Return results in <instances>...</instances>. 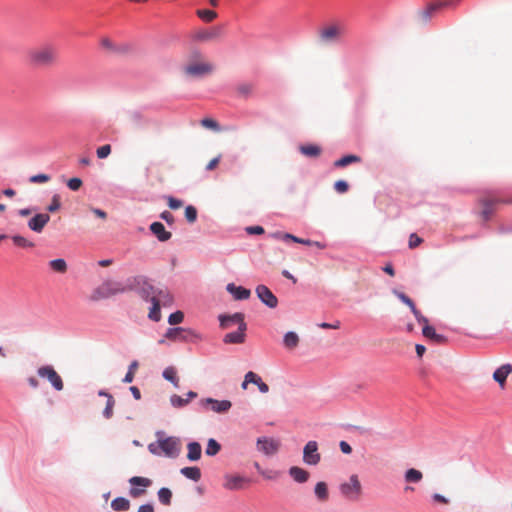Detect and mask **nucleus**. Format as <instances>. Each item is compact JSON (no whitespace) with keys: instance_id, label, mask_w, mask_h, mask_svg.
I'll list each match as a JSON object with an SVG mask.
<instances>
[{"instance_id":"nucleus-1","label":"nucleus","mask_w":512,"mask_h":512,"mask_svg":"<svg viewBox=\"0 0 512 512\" xmlns=\"http://www.w3.org/2000/svg\"><path fill=\"white\" fill-rule=\"evenodd\" d=\"M59 50L52 43H44L27 51V61L35 68H48L59 62Z\"/></svg>"},{"instance_id":"nucleus-2","label":"nucleus","mask_w":512,"mask_h":512,"mask_svg":"<svg viewBox=\"0 0 512 512\" xmlns=\"http://www.w3.org/2000/svg\"><path fill=\"white\" fill-rule=\"evenodd\" d=\"M157 441L148 445L151 454L160 456L164 454L166 457L175 458L181 450V442L177 437H164L163 432H157Z\"/></svg>"},{"instance_id":"nucleus-3","label":"nucleus","mask_w":512,"mask_h":512,"mask_svg":"<svg viewBox=\"0 0 512 512\" xmlns=\"http://www.w3.org/2000/svg\"><path fill=\"white\" fill-rule=\"evenodd\" d=\"M130 291L129 287V278L125 282H116V281H106L102 283L92 295L94 300H99L103 298H109L116 294L125 293Z\"/></svg>"},{"instance_id":"nucleus-4","label":"nucleus","mask_w":512,"mask_h":512,"mask_svg":"<svg viewBox=\"0 0 512 512\" xmlns=\"http://www.w3.org/2000/svg\"><path fill=\"white\" fill-rule=\"evenodd\" d=\"M130 291H137L138 294L146 301H153V296H156L159 287L150 284L146 277L135 276L129 278Z\"/></svg>"},{"instance_id":"nucleus-5","label":"nucleus","mask_w":512,"mask_h":512,"mask_svg":"<svg viewBox=\"0 0 512 512\" xmlns=\"http://www.w3.org/2000/svg\"><path fill=\"white\" fill-rule=\"evenodd\" d=\"M341 494L352 501L359 500L362 495V485L357 475H351L347 482L340 485Z\"/></svg>"},{"instance_id":"nucleus-6","label":"nucleus","mask_w":512,"mask_h":512,"mask_svg":"<svg viewBox=\"0 0 512 512\" xmlns=\"http://www.w3.org/2000/svg\"><path fill=\"white\" fill-rule=\"evenodd\" d=\"M198 405L202 411H212L217 414H225L232 407V403L229 400H217L210 397L202 398Z\"/></svg>"},{"instance_id":"nucleus-7","label":"nucleus","mask_w":512,"mask_h":512,"mask_svg":"<svg viewBox=\"0 0 512 512\" xmlns=\"http://www.w3.org/2000/svg\"><path fill=\"white\" fill-rule=\"evenodd\" d=\"M345 33V28L339 23L326 25L319 31V39L323 44L337 42Z\"/></svg>"},{"instance_id":"nucleus-8","label":"nucleus","mask_w":512,"mask_h":512,"mask_svg":"<svg viewBox=\"0 0 512 512\" xmlns=\"http://www.w3.org/2000/svg\"><path fill=\"white\" fill-rule=\"evenodd\" d=\"M37 374L39 377L47 379L53 388L57 391H61L64 388V383L61 376L57 373L51 365H44L37 369Z\"/></svg>"},{"instance_id":"nucleus-9","label":"nucleus","mask_w":512,"mask_h":512,"mask_svg":"<svg viewBox=\"0 0 512 512\" xmlns=\"http://www.w3.org/2000/svg\"><path fill=\"white\" fill-rule=\"evenodd\" d=\"M459 0L456 1H445V2H436L427 5L424 9L419 10L416 14V20L419 24L428 23L434 14L442 7L448 6L452 3H458Z\"/></svg>"},{"instance_id":"nucleus-10","label":"nucleus","mask_w":512,"mask_h":512,"mask_svg":"<svg viewBox=\"0 0 512 512\" xmlns=\"http://www.w3.org/2000/svg\"><path fill=\"white\" fill-rule=\"evenodd\" d=\"M185 73L190 77H201L213 71V65L203 61L190 62L184 68Z\"/></svg>"},{"instance_id":"nucleus-11","label":"nucleus","mask_w":512,"mask_h":512,"mask_svg":"<svg viewBox=\"0 0 512 512\" xmlns=\"http://www.w3.org/2000/svg\"><path fill=\"white\" fill-rule=\"evenodd\" d=\"M257 449L266 456L275 455L280 448V441L269 437H260L257 439Z\"/></svg>"},{"instance_id":"nucleus-12","label":"nucleus","mask_w":512,"mask_h":512,"mask_svg":"<svg viewBox=\"0 0 512 512\" xmlns=\"http://www.w3.org/2000/svg\"><path fill=\"white\" fill-rule=\"evenodd\" d=\"M197 337L192 330L183 327L169 328L165 333V338L172 341H189Z\"/></svg>"},{"instance_id":"nucleus-13","label":"nucleus","mask_w":512,"mask_h":512,"mask_svg":"<svg viewBox=\"0 0 512 512\" xmlns=\"http://www.w3.org/2000/svg\"><path fill=\"white\" fill-rule=\"evenodd\" d=\"M257 297L269 308H276L278 305L277 297L272 291L265 285H258L256 287Z\"/></svg>"},{"instance_id":"nucleus-14","label":"nucleus","mask_w":512,"mask_h":512,"mask_svg":"<svg viewBox=\"0 0 512 512\" xmlns=\"http://www.w3.org/2000/svg\"><path fill=\"white\" fill-rule=\"evenodd\" d=\"M303 460L309 465H316L320 461V454L318 453V445L316 441H309L303 450Z\"/></svg>"},{"instance_id":"nucleus-15","label":"nucleus","mask_w":512,"mask_h":512,"mask_svg":"<svg viewBox=\"0 0 512 512\" xmlns=\"http://www.w3.org/2000/svg\"><path fill=\"white\" fill-rule=\"evenodd\" d=\"M248 384L257 385V387L261 393H267L269 391V386L265 382H263L262 378L258 374H256L253 371H249L245 374L244 380L241 384V388L243 390H246L248 387Z\"/></svg>"},{"instance_id":"nucleus-16","label":"nucleus","mask_w":512,"mask_h":512,"mask_svg":"<svg viewBox=\"0 0 512 512\" xmlns=\"http://www.w3.org/2000/svg\"><path fill=\"white\" fill-rule=\"evenodd\" d=\"M49 221L48 213H37L28 221V227L36 233H41Z\"/></svg>"},{"instance_id":"nucleus-17","label":"nucleus","mask_w":512,"mask_h":512,"mask_svg":"<svg viewBox=\"0 0 512 512\" xmlns=\"http://www.w3.org/2000/svg\"><path fill=\"white\" fill-rule=\"evenodd\" d=\"M246 330L247 325L241 324V326L238 327V330L235 332L227 333L224 338L223 342L225 344H242L245 342L246 339Z\"/></svg>"},{"instance_id":"nucleus-18","label":"nucleus","mask_w":512,"mask_h":512,"mask_svg":"<svg viewBox=\"0 0 512 512\" xmlns=\"http://www.w3.org/2000/svg\"><path fill=\"white\" fill-rule=\"evenodd\" d=\"M502 200L496 197L484 198L481 200L482 211L481 215L485 221L489 220L494 213V207L496 204L501 203Z\"/></svg>"},{"instance_id":"nucleus-19","label":"nucleus","mask_w":512,"mask_h":512,"mask_svg":"<svg viewBox=\"0 0 512 512\" xmlns=\"http://www.w3.org/2000/svg\"><path fill=\"white\" fill-rule=\"evenodd\" d=\"M219 321L220 326L223 329H228L233 324H237L238 327L241 326V324H246L244 321V315L242 313H235L233 315H220Z\"/></svg>"},{"instance_id":"nucleus-20","label":"nucleus","mask_w":512,"mask_h":512,"mask_svg":"<svg viewBox=\"0 0 512 512\" xmlns=\"http://www.w3.org/2000/svg\"><path fill=\"white\" fill-rule=\"evenodd\" d=\"M248 482V479L239 475H226L223 485L228 490H239Z\"/></svg>"},{"instance_id":"nucleus-21","label":"nucleus","mask_w":512,"mask_h":512,"mask_svg":"<svg viewBox=\"0 0 512 512\" xmlns=\"http://www.w3.org/2000/svg\"><path fill=\"white\" fill-rule=\"evenodd\" d=\"M512 372L511 364H503L498 369H496L493 373V379L500 385V387H504L506 383V379L509 374Z\"/></svg>"},{"instance_id":"nucleus-22","label":"nucleus","mask_w":512,"mask_h":512,"mask_svg":"<svg viewBox=\"0 0 512 512\" xmlns=\"http://www.w3.org/2000/svg\"><path fill=\"white\" fill-rule=\"evenodd\" d=\"M150 230L161 242L168 241L172 237L171 232L167 231L161 222H153Z\"/></svg>"},{"instance_id":"nucleus-23","label":"nucleus","mask_w":512,"mask_h":512,"mask_svg":"<svg viewBox=\"0 0 512 512\" xmlns=\"http://www.w3.org/2000/svg\"><path fill=\"white\" fill-rule=\"evenodd\" d=\"M227 291L233 295L236 300H246L250 297L251 292L242 286H236L233 283H229L226 287Z\"/></svg>"},{"instance_id":"nucleus-24","label":"nucleus","mask_w":512,"mask_h":512,"mask_svg":"<svg viewBox=\"0 0 512 512\" xmlns=\"http://www.w3.org/2000/svg\"><path fill=\"white\" fill-rule=\"evenodd\" d=\"M422 333L424 337L436 344H445L447 342V338L444 335L436 333L435 329L430 325H424Z\"/></svg>"},{"instance_id":"nucleus-25","label":"nucleus","mask_w":512,"mask_h":512,"mask_svg":"<svg viewBox=\"0 0 512 512\" xmlns=\"http://www.w3.org/2000/svg\"><path fill=\"white\" fill-rule=\"evenodd\" d=\"M173 296L166 288H158L156 296H153V301L158 302L161 306H171L173 304Z\"/></svg>"},{"instance_id":"nucleus-26","label":"nucleus","mask_w":512,"mask_h":512,"mask_svg":"<svg viewBox=\"0 0 512 512\" xmlns=\"http://www.w3.org/2000/svg\"><path fill=\"white\" fill-rule=\"evenodd\" d=\"M219 34H220V30L218 28H212L210 30H199V31H196L192 35V38L195 41L204 42V41H209V40H212V39L218 37Z\"/></svg>"},{"instance_id":"nucleus-27","label":"nucleus","mask_w":512,"mask_h":512,"mask_svg":"<svg viewBox=\"0 0 512 512\" xmlns=\"http://www.w3.org/2000/svg\"><path fill=\"white\" fill-rule=\"evenodd\" d=\"M100 45L103 49L111 53H123L128 51L127 46H117L113 43V41L108 37H102L100 39Z\"/></svg>"},{"instance_id":"nucleus-28","label":"nucleus","mask_w":512,"mask_h":512,"mask_svg":"<svg viewBox=\"0 0 512 512\" xmlns=\"http://www.w3.org/2000/svg\"><path fill=\"white\" fill-rule=\"evenodd\" d=\"M196 397H197L196 392L189 391L187 393V398L186 397L182 398L181 396L174 394L171 396L170 402L173 407L181 408V407L186 406L190 402L191 399L196 398Z\"/></svg>"},{"instance_id":"nucleus-29","label":"nucleus","mask_w":512,"mask_h":512,"mask_svg":"<svg viewBox=\"0 0 512 512\" xmlns=\"http://www.w3.org/2000/svg\"><path fill=\"white\" fill-rule=\"evenodd\" d=\"M98 395L99 396H105L107 398L106 407H105V409L103 411V415H104L105 418L110 419L113 416V408H114V405H115V400H114L113 396L110 393H108V392H106L104 390H100L98 392Z\"/></svg>"},{"instance_id":"nucleus-30","label":"nucleus","mask_w":512,"mask_h":512,"mask_svg":"<svg viewBox=\"0 0 512 512\" xmlns=\"http://www.w3.org/2000/svg\"><path fill=\"white\" fill-rule=\"evenodd\" d=\"M254 92V84L250 82H243L236 86V94L240 98H248Z\"/></svg>"},{"instance_id":"nucleus-31","label":"nucleus","mask_w":512,"mask_h":512,"mask_svg":"<svg viewBox=\"0 0 512 512\" xmlns=\"http://www.w3.org/2000/svg\"><path fill=\"white\" fill-rule=\"evenodd\" d=\"M290 476L298 483H305L309 478V473L303 468L293 466L289 469Z\"/></svg>"},{"instance_id":"nucleus-32","label":"nucleus","mask_w":512,"mask_h":512,"mask_svg":"<svg viewBox=\"0 0 512 512\" xmlns=\"http://www.w3.org/2000/svg\"><path fill=\"white\" fill-rule=\"evenodd\" d=\"M187 458L190 461H197L201 457V445L198 442H190L187 445Z\"/></svg>"},{"instance_id":"nucleus-33","label":"nucleus","mask_w":512,"mask_h":512,"mask_svg":"<svg viewBox=\"0 0 512 512\" xmlns=\"http://www.w3.org/2000/svg\"><path fill=\"white\" fill-rule=\"evenodd\" d=\"M163 377L167 381L171 382L175 388L179 387V377L177 376V370L173 366H169L164 369Z\"/></svg>"},{"instance_id":"nucleus-34","label":"nucleus","mask_w":512,"mask_h":512,"mask_svg":"<svg viewBox=\"0 0 512 512\" xmlns=\"http://www.w3.org/2000/svg\"><path fill=\"white\" fill-rule=\"evenodd\" d=\"M111 507L115 511H127L130 508V502L124 497H117L112 500Z\"/></svg>"},{"instance_id":"nucleus-35","label":"nucleus","mask_w":512,"mask_h":512,"mask_svg":"<svg viewBox=\"0 0 512 512\" xmlns=\"http://www.w3.org/2000/svg\"><path fill=\"white\" fill-rule=\"evenodd\" d=\"M404 478L408 483H418L422 480L423 474L417 469L410 468L405 472Z\"/></svg>"},{"instance_id":"nucleus-36","label":"nucleus","mask_w":512,"mask_h":512,"mask_svg":"<svg viewBox=\"0 0 512 512\" xmlns=\"http://www.w3.org/2000/svg\"><path fill=\"white\" fill-rule=\"evenodd\" d=\"M181 474L196 482L201 478V471L198 467H184L181 469Z\"/></svg>"},{"instance_id":"nucleus-37","label":"nucleus","mask_w":512,"mask_h":512,"mask_svg":"<svg viewBox=\"0 0 512 512\" xmlns=\"http://www.w3.org/2000/svg\"><path fill=\"white\" fill-rule=\"evenodd\" d=\"M284 345L288 349H294L299 344V337L295 332H287L283 339Z\"/></svg>"},{"instance_id":"nucleus-38","label":"nucleus","mask_w":512,"mask_h":512,"mask_svg":"<svg viewBox=\"0 0 512 512\" xmlns=\"http://www.w3.org/2000/svg\"><path fill=\"white\" fill-rule=\"evenodd\" d=\"M303 155L308 157H318L321 153V148L317 145H303L300 147Z\"/></svg>"},{"instance_id":"nucleus-39","label":"nucleus","mask_w":512,"mask_h":512,"mask_svg":"<svg viewBox=\"0 0 512 512\" xmlns=\"http://www.w3.org/2000/svg\"><path fill=\"white\" fill-rule=\"evenodd\" d=\"M314 491L320 501H326L328 499V487L325 482H318Z\"/></svg>"},{"instance_id":"nucleus-40","label":"nucleus","mask_w":512,"mask_h":512,"mask_svg":"<svg viewBox=\"0 0 512 512\" xmlns=\"http://www.w3.org/2000/svg\"><path fill=\"white\" fill-rule=\"evenodd\" d=\"M360 160H361L360 157H358L356 155H346V156L338 159L337 161H335L334 166L335 167H345L349 164L360 162Z\"/></svg>"},{"instance_id":"nucleus-41","label":"nucleus","mask_w":512,"mask_h":512,"mask_svg":"<svg viewBox=\"0 0 512 512\" xmlns=\"http://www.w3.org/2000/svg\"><path fill=\"white\" fill-rule=\"evenodd\" d=\"M50 268L58 273H65L67 271V263L64 259H54L49 262Z\"/></svg>"},{"instance_id":"nucleus-42","label":"nucleus","mask_w":512,"mask_h":512,"mask_svg":"<svg viewBox=\"0 0 512 512\" xmlns=\"http://www.w3.org/2000/svg\"><path fill=\"white\" fill-rule=\"evenodd\" d=\"M197 16L205 22H212L217 17V13L209 9H199L196 11Z\"/></svg>"},{"instance_id":"nucleus-43","label":"nucleus","mask_w":512,"mask_h":512,"mask_svg":"<svg viewBox=\"0 0 512 512\" xmlns=\"http://www.w3.org/2000/svg\"><path fill=\"white\" fill-rule=\"evenodd\" d=\"M158 498H159V501L164 504V505H170L171 504V499H172V492L170 489L168 488H161L159 491H158Z\"/></svg>"},{"instance_id":"nucleus-44","label":"nucleus","mask_w":512,"mask_h":512,"mask_svg":"<svg viewBox=\"0 0 512 512\" xmlns=\"http://www.w3.org/2000/svg\"><path fill=\"white\" fill-rule=\"evenodd\" d=\"M139 367L138 361L134 360L130 363L128 367V372L126 373L123 382L124 383H131L134 380L135 372L137 371Z\"/></svg>"},{"instance_id":"nucleus-45","label":"nucleus","mask_w":512,"mask_h":512,"mask_svg":"<svg viewBox=\"0 0 512 512\" xmlns=\"http://www.w3.org/2000/svg\"><path fill=\"white\" fill-rule=\"evenodd\" d=\"M151 303H152V307L149 311L148 317L151 320L158 322L161 319V312H160L161 305L155 301H151Z\"/></svg>"},{"instance_id":"nucleus-46","label":"nucleus","mask_w":512,"mask_h":512,"mask_svg":"<svg viewBox=\"0 0 512 512\" xmlns=\"http://www.w3.org/2000/svg\"><path fill=\"white\" fill-rule=\"evenodd\" d=\"M220 449H221V446L215 439H209L205 453L208 456H214L220 451Z\"/></svg>"},{"instance_id":"nucleus-47","label":"nucleus","mask_w":512,"mask_h":512,"mask_svg":"<svg viewBox=\"0 0 512 512\" xmlns=\"http://www.w3.org/2000/svg\"><path fill=\"white\" fill-rule=\"evenodd\" d=\"M275 237H279V238H282L284 240H287V239H290L296 243H300V244H304V245H312L313 241L309 240V239H302V238H298L292 234H289V233H285V234H275L274 235Z\"/></svg>"},{"instance_id":"nucleus-48","label":"nucleus","mask_w":512,"mask_h":512,"mask_svg":"<svg viewBox=\"0 0 512 512\" xmlns=\"http://www.w3.org/2000/svg\"><path fill=\"white\" fill-rule=\"evenodd\" d=\"M129 482L133 486H142L144 488L149 487L152 484L150 479L140 476H134L130 478Z\"/></svg>"},{"instance_id":"nucleus-49","label":"nucleus","mask_w":512,"mask_h":512,"mask_svg":"<svg viewBox=\"0 0 512 512\" xmlns=\"http://www.w3.org/2000/svg\"><path fill=\"white\" fill-rule=\"evenodd\" d=\"M12 241L15 245L22 247V248L34 247L33 242L29 241L28 239H26L25 237L20 236V235L13 236Z\"/></svg>"},{"instance_id":"nucleus-50","label":"nucleus","mask_w":512,"mask_h":512,"mask_svg":"<svg viewBox=\"0 0 512 512\" xmlns=\"http://www.w3.org/2000/svg\"><path fill=\"white\" fill-rule=\"evenodd\" d=\"M61 207L60 196L58 194L53 195L50 204L47 206V211L50 213H54L58 211Z\"/></svg>"},{"instance_id":"nucleus-51","label":"nucleus","mask_w":512,"mask_h":512,"mask_svg":"<svg viewBox=\"0 0 512 512\" xmlns=\"http://www.w3.org/2000/svg\"><path fill=\"white\" fill-rule=\"evenodd\" d=\"M185 217L189 223H194L197 220V209L189 205L185 208Z\"/></svg>"},{"instance_id":"nucleus-52","label":"nucleus","mask_w":512,"mask_h":512,"mask_svg":"<svg viewBox=\"0 0 512 512\" xmlns=\"http://www.w3.org/2000/svg\"><path fill=\"white\" fill-rule=\"evenodd\" d=\"M184 319V314L181 311H176L169 315L168 322L170 325L180 324Z\"/></svg>"},{"instance_id":"nucleus-53","label":"nucleus","mask_w":512,"mask_h":512,"mask_svg":"<svg viewBox=\"0 0 512 512\" xmlns=\"http://www.w3.org/2000/svg\"><path fill=\"white\" fill-rule=\"evenodd\" d=\"M201 125L205 128L212 129L214 131H219L220 127L217 121L212 118H204L201 120Z\"/></svg>"},{"instance_id":"nucleus-54","label":"nucleus","mask_w":512,"mask_h":512,"mask_svg":"<svg viewBox=\"0 0 512 512\" xmlns=\"http://www.w3.org/2000/svg\"><path fill=\"white\" fill-rule=\"evenodd\" d=\"M110 153H111V145H109V144L100 146L96 151L97 157L100 159H104V158L108 157L110 155Z\"/></svg>"},{"instance_id":"nucleus-55","label":"nucleus","mask_w":512,"mask_h":512,"mask_svg":"<svg viewBox=\"0 0 512 512\" xmlns=\"http://www.w3.org/2000/svg\"><path fill=\"white\" fill-rule=\"evenodd\" d=\"M51 177L48 174H37L29 178L30 183H47Z\"/></svg>"},{"instance_id":"nucleus-56","label":"nucleus","mask_w":512,"mask_h":512,"mask_svg":"<svg viewBox=\"0 0 512 512\" xmlns=\"http://www.w3.org/2000/svg\"><path fill=\"white\" fill-rule=\"evenodd\" d=\"M394 293L404 304H406L411 309V311L416 307L412 299L409 298L404 293L397 291H395Z\"/></svg>"},{"instance_id":"nucleus-57","label":"nucleus","mask_w":512,"mask_h":512,"mask_svg":"<svg viewBox=\"0 0 512 512\" xmlns=\"http://www.w3.org/2000/svg\"><path fill=\"white\" fill-rule=\"evenodd\" d=\"M423 242L422 238H420L416 233H412L409 236V248L414 249L418 247Z\"/></svg>"},{"instance_id":"nucleus-58","label":"nucleus","mask_w":512,"mask_h":512,"mask_svg":"<svg viewBox=\"0 0 512 512\" xmlns=\"http://www.w3.org/2000/svg\"><path fill=\"white\" fill-rule=\"evenodd\" d=\"M67 186L72 191H77L82 186V180L80 178H77V177L71 178V179L68 180Z\"/></svg>"},{"instance_id":"nucleus-59","label":"nucleus","mask_w":512,"mask_h":512,"mask_svg":"<svg viewBox=\"0 0 512 512\" xmlns=\"http://www.w3.org/2000/svg\"><path fill=\"white\" fill-rule=\"evenodd\" d=\"M334 188L338 193H345L347 192L349 186L348 183L344 180H338L334 184Z\"/></svg>"},{"instance_id":"nucleus-60","label":"nucleus","mask_w":512,"mask_h":512,"mask_svg":"<svg viewBox=\"0 0 512 512\" xmlns=\"http://www.w3.org/2000/svg\"><path fill=\"white\" fill-rule=\"evenodd\" d=\"M167 200H168V206H169L170 209H174L175 210V209H179L180 207L183 206V202L181 200H179V199L174 198V197L169 196L167 198Z\"/></svg>"},{"instance_id":"nucleus-61","label":"nucleus","mask_w":512,"mask_h":512,"mask_svg":"<svg viewBox=\"0 0 512 512\" xmlns=\"http://www.w3.org/2000/svg\"><path fill=\"white\" fill-rule=\"evenodd\" d=\"M412 313L414 314L419 324H422L423 326L428 325V319L424 317L416 307L412 310Z\"/></svg>"},{"instance_id":"nucleus-62","label":"nucleus","mask_w":512,"mask_h":512,"mask_svg":"<svg viewBox=\"0 0 512 512\" xmlns=\"http://www.w3.org/2000/svg\"><path fill=\"white\" fill-rule=\"evenodd\" d=\"M340 325H341V323L339 320H336L333 323L322 322V323L318 324V326L322 329H339Z\"/></svg>"},{"instance_id":"nucleus-63","label":"nucleus","mask_w":512,"mask_h":512,"mask_svg":"<svg viewBox=\"0 0 512 512\" xmlns=\"http://www.w3.org/2000/svg\"><path fill=\"white\" fill-rule=\"evenodd\" d=\"M220 159H221V155H218L217 157L211 159L209 161V163L206 165V170H208V171L214 170L218 166Z\"/></svg>"},{"instance_id":"nucleus-64","label":"nucleus","mask_w":512,"mask_h":512,"mask_svg":"<svg viewBox=\"0 0 512 512\" xmlns=\"http://www.w3.org/2000/svg\"><path fill=\"white\" fill-rule=\"evenodd\" d=\"M246 231L249 234H257V235H260V234L264 233V229L261 226H250V227L246 228Z\"/></svg>"}]
</instances>
